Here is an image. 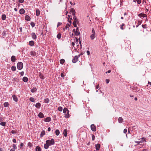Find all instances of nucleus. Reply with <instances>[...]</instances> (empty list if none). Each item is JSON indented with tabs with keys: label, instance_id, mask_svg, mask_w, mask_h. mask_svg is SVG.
<instances>
[{
	"label": "nucleus",
	"instance_id": "f257e3e1",
	"mask_svg": "<svg viewBox=\"0 0 151 151\" xmlns=\"http://www.w3.org/2000/svg\"><path fill=\"white\" fill-rule=\"evenodd\" d=\"M55 142H46L44 145V148L46 149H48L49 146L53 145Z\"/></svg>",
	"mask_w": 151,
	"mask_h": 151
},
{
	"label": "nucleus",
	"instance_id": "f03ea898",
	"mask_svg": "<svg viewBox=\"0 0 151 151\" xmlns=\"http://www.w3.org/2000/svg\"><path fill=\"white\" fill-rule=\"evenodd\" d=\"M92 34L90 36V38L92 40H93L96 37V33L93 28L92 29Z\"/></svg>",
	"mask_w": 151,
	"mask_h": 151
},
{
	"label": "nucleus",
	"instance_id": "7ed1b4c3",
	"mask_svg": "<svg viewBox=\"0 0 151 151\" xmlns=\"http://www.w3.org/2000/svg\"><path fill=\"white\" fill-rule=\"evenodd\" d=\"M73 19L74 20V21L73 22V25L74 27H77L76 24L78 23V21L76 16L73 17Z\"/></svg>",
	"mask_w": 151,
	"mask_h": 151
},
{
	"label": "nucleus",
	"instance_id": "20e7f679",
	"mask_svg": "<svg viewBox=\"0 0 151 151\" xmlns=\"http://www.w3.org/2000/svg\"><path fill=\"white\" fill-rule=\"evenodd\" d=\"M17 68L19 70H21L23 67V64L21 62H18L17 64Z\"/></svg>",
	"mask_w": 151,
	"mask_h": 151
},
{
	"label": "nucleus",
	"instance_id": "39448f33",
	"mask_svg": "<svg viewBox=\"0 0 151 151\" xmlns=\"http://www.w3.org/2000/svg\"><path fill=\"white\" fill-rule=\"evenodd\" d=\"M80 56V55L75 56L73 59L72 62L74 63H76L78 60V57Z\"/></svg>",
	"mask_w": 151,
	"mask_h": 151
},
{
	"label": "nucleus",
	"instance_id": "423d86ee",
	"mask_svg": "<svg viewBox=\"0 0 151 151\" xmlns=\"http://www.w3.org/2000/svg\"><path fill=\"white\" fill-rule=\"evenodd\" d=\"M138 16L141 18L142 17L144 18L145 17H146L147 16L145 14H144L143 13H140L138 14Z\"/></svg>",
	"mask_w": 151,
	"mask_h": 151
},
{
	"label": "nucleus",
	"instance_id": "0eeeda50",
	"mask_svg": "<svg viewBox=\"0 0 151 151\" xmlns=\"http://www.w3.org/2000/svg\"><path fill=\"white\" fill-rule=\"evenodd\" d=\"M91 129L93 131H95L96 130V128L95 125L93 124H92L91 126Z\"/></svg>",
	"mask_w": 151,
	"mask_h": 151
},
{
	"label": "nucleus",
	"instance_id": "6e6552de",
	"mask_svg": "<svg viewBox=\"0 0 151 151\" xmlns=\"http://www.w3.org/2000/svg\"><path fill=\"white\" fill-rule=\"evenodd\" d=\"M11 61L13 62H14L16 60L15 56L14 55L12 56L11 58Z\"/></svg>",
	"mask_w": 151,
	"mask_h": 151
},
{
	"label": "nucleus",
	"instance_id": "1a4fd4ad",
	"mask_svg": "<svg viewBox=\"0 0 151 151\" xmlns=\"http://www.w3.org/2000/svg\"><path fill=\"white\" fill-rule=\"evenodd\" d=\"M12 97L13 100L16 102H17L18 101V99L17 97L15 95H13L12 96Z\"/></svg>",
	"mask_w": 151,
	"mask_h": 151
},
{
	"label": "nucleus",
	"instance_id": "9d476101",
	"mask_svg": "<svg viewBox=\"0 0 151 151\" xmlns=\"http://www.w3.org/2000/svg\"><path fill=\"white\" fill-rule=\"evenodd\" d=\"M38 116L40 118H43L45 117L43 114L41 112H40L39 113Z\"/></svg>",
	"mask_w": 151,
	"mask_h": 151
},
{
	"label": "nucleus",
	"instance_id": "9b49d317",
	"mask_svg": "<svg viewBox=\"0 0 151 151\" xmlns=\"http://www.w3.org/2000/svg\"><path fill=\"white\" fill-rule=\"evenodd\" d=\"M32 39L34 40L36 39L37 38V36L35 35V34L34 33L32 32Z\"/></svg>",
	"mask_w": 151,
	"mask_h": 151
},
{
	"label": "nucleus",
	"instance_id": "f8f14e48",
	"mask_svg": "<svg viewBox=\"0 0 151 151\" xmlns=\"http://www.w3.org/2000/svg\"><path fill=\"white\" fill-rule=\"evenodd\" d=\"M25 12V11L24 9H21L19 10V13L20 14H22Z\"/></svg>",
	"mask_w": 151,
	"mask_h": 151
},
{
	"label": "nucleus",
	"instance_id": "ddd939ff",
	"mask_svg": "<svg viewBox=\"0 0 151 151\" xmlns=\"http://www.w3.org/2000/svg\"><path fill=\"white\" fill-rule=\"evenodd\" d=\"M45 122H49L51 120V119L50 117H47L44 119Z\"/></svg>",
	"mask_w": 151,
	"mask_h": 151
},
{
	"label": "nucleus",
	"instance_id": "4468645a",
	"mask_svg": "<svg viewBox=\"0 0 151 151\" xmlns=\"http://www.w3.org/2000/svg\"><path fill=\"white\" fill-rule=\"evenodd\" d=\"M100 145L99 144H97L95 145L96 149L97 150H98L100 149Z\"/></svg>",
	"mask_w": 151,
	"mask_h": 151
},
{
	"label": "nucleus",
	"instance_id": "2eb2a0df",
	"mask_svg": "<svg viewBox=\"0 0 151 151\" xmlns=\"http://www.w3.org/2000/svg\"><path fill=\"white\" fill-rule=\"evenodd\" d=\"M39 76L41 79L43 80L45 78L43 76V75L40 73H39Z\"/></svg>",
	"mask_w": 151,
	"mask_h": 151
},
{
	"label": "nucleus",
	"instance_id": "dca6fc26",
	"mask_svg": "<svg viewBox=\"0 0 151 151\" xmlns=\"http://www.w3.org/2000/svg\"><path fill=\"white\" fill-rule=\"evenodd\" d=\"M41 104L40 103H37L35 104V107L38 108H40L41 106Z\"/></svg>",
	"mask_w": 151,
	"mask_h": 151
},
{
	"label": "nucleus",
	"instance_id": "f3484780",
	"mask_svg": "<svg viewBox=\"0 0 151 151\" xmlns=\"http://www.w3.org/2000/svg\"><path fill=\"white\" fill-rule=\"evenodd\" d=\"M25 19V20L27 21H29L30 20V17L28 15H26Z\"/></svg>",
	"mask_w": 151,
	"mask_h": 151
},
{
	"label": "nucleus",
	"instance_id": "a211bd4d",
	"mask_svg": "<svg viewBox=\"0 0 151 151\" xmlns=\"http://www.w3.org/2000/svg\"><path fill=\"white\" fill-rule=\"evenodd\" d=\"M40 12L38 9H37L36 10V15L37 16H38L40 15Z\"/></svg>",
	"mask_w": 151,
	"mask_h": 151
},
{
	"label": "nucleus",
	"instance_id": "6ab92c4d",
	"mask_svg": "<svg viewBox=\"0 0 151 151\" xmlns=\"http://www.w3.org/2000/svg\"><path fill=\"white\" fill-rule=\"evenodd\" d=\"M67 130L66 129H65L63 132L64 136L66 137L67 136Z\"/></svg>",
	"mask_w": 151,
	"mask_h": 151
},
{
	"label": "nucleus",
	"instance_id": "aec40b11",
	"mask_svg": "<svg viewBox=\"0 0 151 151\" xmlns=\"http://www.w3.org/2000/svg\"><path fill=\"white\" fill-rule=\"evenodd\" d=\"M23 81L25 82H26L28 80V78L26 77H24L22 79Z\"/></svg>",
	"mask_w": 151,
	"mask_h": 151
},
{
	"label": "nucleus",
	"instance_id": "412c9836",
	"mask_svg": "<svg viewBox=\"0 0 151 151\" xmlns=\"http://www.w3.org/2000/svg\"><path fill=\"white\" fill-rule=\"evenodd\" d=\"M123 120V119L121 117H119L118 119V121L119 123H122Z\"/></svg>",
	"mask_w": 151,
	"mask_h": 151
},
{
	"label": "nucleus",
	"instance_id": "4be33fe9",
	"mask_svg": "<svg viewBox=\"0 0 151 151\" xmlns=\"http://www.w3.org/2000/svg\"><path fill=\"white\" fill-rule=\"evenodd\" d=\"M6 17L5 14H3L1 16V19L2 20H5Z\"/></svg>",
	"mask_w": 151,
	"mask_h": 151
},
{
	"label": "nucleus",
	"instance_id": "5701e85b",
	"mask_svg": "<svg viewBox=\"0 0 151 151\" xmlns=\"http://www.w3.org/2000/svg\"><path fill=\"white\" fill-rule=\"evenodd\" d=\"M69 111L68 110V111L66 113L65 115V117L67 118H68L69 117Z\"/></svg>",
	"mask_w": 151,
	"mask_h": 151
},
{
	"label": "nucleus",
	"instance_id": "b1692460",
	"mask_svg": "<svg viewBox=\"0 0 151 151\" xmlns=\"http://www.w3.org/2000/svg\"><path fill=\"white\" fill-rule=\"evenodd\" d=\"M44 101L46 103H48L50 101V100L48 98H46L44 99Z\"/></svg>",
	"mask_w": 151,
	"mask_h": 151
},
{
	"label": "nucleus",
	"instance_id": "393cba45",
	"mask_svg": "<svg viewBox=\"0 0 151 151\" xmlns=\"http://www.w3.org/2000/svg\"><path fill=\"white\" fill-rule=\"evenodd\" d=\"M6 122H2L0 123V125L3 126H6Z\"/></svg>",
	"mask_w": 151,
	"mask_h": 151
},
{
	"label": "nucleus",
	"instance_id": "a878e982",
	"mask_svg": "<svg viewBox=\"0 0 151 151\" xmlns=\"http://www.w3.org/2000/svg\"><path fill=\"white\" fill-rule=\"evenodd\" d=\"M34 44V42L33 41H31L29 42V44L31 46H33Z\"/></svg>",
	"mask_w": 151,
	"mask_h": 151
},
{
	"label": "nucleus",
	"instance_id": "bb28decb",
	"mask_svg": "<svg viewBox=\"0 0 151 151\" xmlns=\"http://www.w3.org/2000/svg\"><path fill=\"white\" fill-rule=\"evenodd\" d=\"M37 91V89L35 88L34 87L31 90V91L33 93L36 92Z\"/></svg>",
	"mask_w": 151,
	"mask_h": 151
},
{
	"label": "nucleus",
	"instance_id": "cd10ccee",
	"mask_svg": "<svg viewBox=\"0 0 151 151\" xmlns=\"http://www.w3.org/2000/svg\"><path fill=\"white\" fill-rule=\"evenodd\" d=\"M67 111L68 112V110L67 108H64L63 109V112L65 114H66Z\"/></svg>",
	"mask_w": 151,
	"mask_h": 151
},
{
	"label": "nucleus",
	"instance_id": "c85d7f7f",
	"mask_svg": "<svg viewBox=\"0 0 151 151\" xmlns=\"http://www.w3.org/2000/svg\"><path fill=\"white\" fill-rule=\"evenodd\" d=\"M36 151H41L40 147L38 146H37L36 148Z\"/></svg>",
	"mask_w": 151,
	"mask_h": 151
},
{
	"label": "nucleus",
	"instance_id": "c756f323",
	"mask_svg": "<svg viewBox=\"0 0 151 151\" xmlns=\"http://www.w3.org/2000/svg\"><path fill=\"white\" fill-rule=\"evenodd\" d=\"M31 55L32 56H35L36 55V52H35L31 51L30 52Z\"/></svg>",
	"mask_w": 151,
	"mask_h": 151
},
{
	"label": "nucleus",
	"instance_id": "7c9ffc66",
	"mask_svg": "<svg viewBox=\"0 0 151 151\" xmlns=\"http://www.w3.org/2000/svg\"><path fill=\"white\" fill-rule=\"evenodd\" d=\"M29 100L32 102H35V99L33 98L32 97L29 98Z\"/></svg>",
	"mask_w": 151,
	"mask_h": 151
},
{
	"label": "nucleus",
	"instance_id": "2f4dec72",
	"mask_svg": "<svg viewBox=\"0 0 151 151\" xmlns=\"http://www.w3.org/2000/svg\"><path fill=\"white\" fill-rule=\"evenodd\" d=\"M45 131H44V130L42 131L41 132V134H40L41 137L43 136L44 135H45Z\"/></svg>",
	"mask_w": 151,
	"mask_h": 151
},
{
	"label": "nucleus",
	"instance_id": "473e14b6",
	"mask_svg": "<svg viewBox=\"0 0 151 151\" xmlns=\"http://www.w3.org/2000/svg\"><path fill=\"white\" fill-rule=\"evenodd\" d=\"M16 67L15 66H12L11 67V69L12 71H15L16 70Z\"/></svg>",
	"mask_w": 151,
	"mask_h": 151
},
{
	"label": "nucleus",
	"instance_id": "72a5a7b5",
	"mask_svg": "<svg viewBox=\"0 0 151 151\" xmlns=\"http://www.w3.org/2000/svg\"><path fill=\"white\" fill-rule=\"evenodd\" d=\"M4 107H7L9 105V104L8 102H6L4 103Z\"/></svg>",
	"mask_w": 151,
	"mask_h": 151
},
{
	"label": "nucleus",
	"instance_id": "f704fd0d",
	"mask_svg": "<svg viewBox=\"0 0 151 151\" xmlns=\"http://www.w3.org/2000/svg\"><path fill=\"white\" fill-rule=\"evenodd\" d=\"M75 34L76 36H78L80 35V32L77 30H76Z\"/></svg>",
	"mask_w": 151,
	"mask_h": 151
},
{
	"label": "nucleus",
	"instance_id": "c9c22d12",
	"mask_svg": "<svg viewBox=\"0 0 151 151\" xmlns=\"http://www.w3.org/2000/svg\"><path fill=\"white\" fill-rule=\"evenodd\" d=\"M65 60L64 59H62L60 60V64H63Z\"/></svg>",
	"mask_w": 151,
	"mask_h": 151
},
{
	"label": "nucleus",
	"instance_id": "e433bc0d",
	"mask_svg": "<svg viewBox=\"0 0 151 151\" xmlns=\"http://www.w3.org/2000/svg\"><path fill=\"white\" fill-rule=\"evenodd\" d=\"M55 133L57 135H58L59 134L60 132L57 129L55 131Z\"/></svg>",
	"mask_w": 151,
	"mask_h": 151
},
{
	"label": "nucleus",
	"instance_id": "4c0bfd02",
	"mask_svg": "<svg viewBox=\"0 0 151 151\" xmlns=\"http://www.w3.org/2000/svg\"><path fill=\"white\" fill-rule=\"evenodd\" d=\"M58 110L60 111H62L63 110V108L61 106H59L58 107Z\"/></svg>",
	"mask_w": 151,
	"mask_h": 151
},
{
	"label": "nucleus",
	"instance_id": "58836bf2",
	"mask_svg": "<svg viewBox=\"0 0 151 151\" xmlns=\"http://www.w3.org/2000/svg\"><path fill=\"white\" fill-rule=\"evenodd\" d=\"M30 24L32 27H34L35 26V24L33 22H31Z\"/></svg>",
	"mask_w": 151,
	"mask_h": 151
},
{
	"label": "nucleus",
	"instance_id": "ea45409f",
	"mask_svg": "<svg viewBox=\"0 0 151 151\" xmlns=\"http://www.w3.org/2000/svg\"><path fill=\"white\" fill-rule=\"evenodd\" d=\"M61 37V35L60 34H58L57 35V37L58 39H60Z\"/></svg>",
	"mask_w": 151,
	"mask_h": 151
},
{
	"label": "nucleus",
	"instance_id": "a19ab883",
	"mask_svg": "<svg viewBox=\"0 0 151 151\" xmlns=\"http://www.w3.org/2000/svg\"><path fill=\"white\" fill-rule=\"evenodd\" d=\"M70 12L72 13H73V12H75L74 9L73 8H72L71 9Z\"/></svg>",
	"mask_w": 151,
	"mask_h": 151
},
{
	"label": "nucleus",
	"instance_id": "79ce46f5",
	"mask_svg": "<svg viewBox=\"0 0 151 151\" xmlns=\"http://www.w3.org/2000/svg\"><path fill=\"white\" fill-rule=\"evenodd\" d=\"M147 25L146 24H144V25H142V27L143 28H147Z\"/></svg>",
	"mask_w": 151,
	"mask_h": 151
},
{
	"label": "nucleus",
	"instance_id": "37998d69",
	"mask_svg": "<svg viewBox=\"0 0 151 151\" xmlns=\"http://www.w3.org/2000/svg\"><path fill=\"white\" fill-rule=\"evenodd\" d=\"M125 25V24H123L120 26V28L121 29H122V30H123L124 29V28H123V26H124Z\"/></svg>",
	"mask_w": 151,
	"mask_h": 151
},
{
	"label": "nucleus",
	"instance_id": "c03bdc74",
	"mask_svg": "<svg viewBox=\"0 0 151 151\" xmlns=\"http://www.w3.org/2000/svg\"><path fill=\"white\" fill-rule=\"evenodd\" d=\"M24 1V0H19L18 1L20 3H23Z\"/></svg>",
	"mask_w": 151,
	"mask_h": 151
},
{
	"label": "nucleus",
	"instance_id": "a18cd8bd",
	"mask_svg": "<svg viewBox=\"0 0 151 151\" xmlns=\"http://www.w3.org/2000/svg\"><path fill=\"white\" fill-rule=\"evenodd\" d=\"M13 147L14 148V149H17V147L16 146V145H14L13 144Z\"/></svg>",
	"mask_w": 151,
	"mask_h": 151
},
{
	"label": "nucleus",
	"instance_id": "49530a36",
	"mask_svg": "<svg viewBox=\"0 0 151 151\" xmlns=\"http://www.w3.org/2000/svg\"><path fill=\"white\" fill-rule=\"evenodd\" d=\"M11 132L12 134H15L16 133V131L15 130H12V131Z\"/></svg>",
	"mask_w": 151,
	"mask_h": 151
},
{
	"label": "nucleus",
	"instance_id": "de8ad7c7",
	"mask_svg": "<svg viewBox=\"0 0 151 151\" xmlns=\"http://www.w3.org/2000/svg\"><path fill=\"white\" fill-rule=\"evenodd\" d=\"M92 140L94 141L95 139V136L94 135H92Z\"/></svg>",
	"mask_w": 151,
	"mask_h": 151
},
{
	"label": "nucleus",
	"instance_id": "09e8293b",
	"mask_svg": "<svg viewBox=\"0 0 151 151\" xmlns=\"http://www.w3.org/2000/svg\"><path fill=\"white\" fill-rule=\"evenodd\" d=\"M54 140L53 139H51L50 141L49 140H47L46 142H54Z\"/></svg>",
	"mask_w": 151,
	"mask_h": 151
},
{
	"label": "nucleus",
	"instance_id": "8fccbe9b",
	"mask_svg": "<svg viewBox=\"0 0 151 151\" xmlns=\"http://www.w3.org/2000/svg\"><path fill=\"white\" fill-rule=\"evenodd\" d=\"M24 74V72L23 71L21 72L20 73V74L21 76H23Z\"/></svg>",
	"mask_w": 151,
	"mask_h": 151
},
{
	"label": "nucleus",
	"instance_id": "3c124183",
	"mask_svg": "<svg viewBox=\"0 0 151 151\" xmlns=\"http://www.w3.org/2000/svg\"><path fill=\"white\" fill-rule=\"evenodd\" d=\"M72 19V18H71L70 19ZM68 19V22L70 23V25H71V20H70V19Z\"/></svg>",
	"mask_w": 151,
	"mask_h": 151
},
{
	"label": "nucleus",
	"instance_id": "603ef678",
	"mask_svg": "<svg viewBox=\"0 0 151 151\" xmlns=\"http://www.w3.org/2000/svg\"><path fill=\"white\" fill-rule=\"evenodd\" d=\"M65 29H68V30H69V27L67 25H66L65 27Z\"/></svg>",
	"mask_w": 151,
	"mask_h": 151
},
{
	"label": "nucleus",
	"instance_id": "864d4df0",
	"mask_svg": "<svg viewBox=\"0 0 151 151\" xmlns=\"http://www.w3.org/2000/svg\"><path fill=\"white\" fill-rule=\"evenodd\" d=\"M106 83H108L109 82V79H107L106 80Z\"/></svg>",
	"mask_w": 151,
	"mask_h": 151
},
{
	"label": "nucleus",
	"instance_id": "5fc2aeb1",
	"mask_svg": "<svg viewBox=\"0 0 151 151\" xmlns=\"http://www.w3.org/2000/svg\"><path fill=\"white\" fill-rule=\"evenodd\" d=\"M127 132V129H124V130L123 132L124 133H126Z\"/></svg>",
	"mask_w": 151,
	"mask_h": 151
},
{
	"label": "nucleus",
	"instance_id": "6e6d98bb",
	"mask_svg": "<svg viewBox=\"0 0 151 151\" xmlns=\"http://www.w3.org/2000/svg\"><path fill=\"white\" fill-rule=\"evenodd\" d=\"M76 44H77L78 41V39H77L76 37Z\"/></svg>",
	"mask_w": 151,
	"mask_h": 151
},
{
	"label": "nucleus",
	"instance_id": "4d7b16f0",
	"mask_svg": "<svg viewBox=\"0 0 151 151\" xmlns=\"http://www.w3.org/2000/svg\"><path fill=\"white\" fill-rule=\"evenodd\" d=\"M61 76L63 78L65 76L63 73H61Z\"/></svg>",
	"mask_w": 151,
	"mask_h": 151
},
{
	"label": "nucleus",
	"instance_id": "13d9d810",
	"mask_svg": "<svg viewBox=\"0 0 151 151\" xmlns=\"http://www.w3.org/2000/svg\"><path fill=\"white\" fill-rule=\"evenodd\" d=\"M24 145V144L23 143H22L20 144V148L21 149V147H22Z\"/></svg>",
	"mask_w": 151,
	"mask_h": 151
},
{
	"label": "nucleus",
	"instance_id": "bf43d9fd",
	"mask_svg": "<svg viewBox=\"0 0 151 151\" xmlns=\"http://www.w3.org/2000/svg\"><path fill=\"white\" fill-rule=\"evenodd\" d=\"M61 24L60 22H58L57 24V27H59L61 25Z\"/></svg>",
	"mask_w": 151,
	"mask_h": 151
},
{
	"label": "nucleus",
	"instance_id": "052dcab7",
	"mask_svg": "<svg viewBox=\"0 0 151 151\" xmlns=\"http://www.w3.org/2000/svg\"><path fill=\"white\" fill-rule=\"evenodd\" d=\"M86 52L88 55H90V53L89 51L87 50Z\"/></svg>",
	"mask_w": 151,
	"mask_h": 151
},
{
	"label": "nucleus",
	"instance_id": "680f3d73",
	"mask_svg": "<svg viewBox=\"0 0 151 151\" xmlns=\"http://www.w3.org/2000/svg\"><path fill=\"white\" fill-rule=\"evenodd\" d=\"M28 146H30V147H31V146L32 145V144H31V143L30 142H29L28 143Z\"/></svg>",
	"mask_w": 151,
	"mask_h": 151
},
{
	"label": "nucleus",
	"instance_id": "e2e57ef3",
	"mask_svg": "<svg viewBox=\"0 0 151 151\" xmlns=\"http://www.w3.org/2000/svg\"><path fill=\"white\" fill-rule=\"evenodd\" d=\"M71 44L73 46V47L75 45V43L73 42H72L71 43Z\"/></svg>",
	"mask_w": 151,
	"mask_h": 151
},
{
	"label": "nucleus",
	"instance_id": "0e129e2a",
	"mask_svg": "<svg viewBox=\"0 0 151 151\" xmlns=\"http://www.w3.org/2000/svg\"><path fill=\"white\" fill-rule=\"evenodd\" d=\"M142 23V22L141 21H138L139 24V25H140Z\"/></svg>",
	"mask_w": 151,
	"mask_h": 151
},
{
	"label": "nucleus",
	"instance_id": "69168bd1",
	"mask_svg": "<svg viewBox=\"0 0 151 151\" xmlns=\"http://www.w3.org/2000/svg\"><path fill=\"white\" fill-rule=\"evenodd\" d=\"M75 13H76L75 12H74L72 13V14L73 16V17L74 16H75Z\"/></svg>",
	"mask_w": 151,
	"mask_h": 151
},
{
	"label": "nucleus",
	"instance_id": "338daca9",
	"mask_svg": "<svg viewBox=\"0 0 151 151\" xmlns=\"http://www.w3.org/2000/svg\"><path fill=\"white\" fill-rule=\"evenodd\" d=\"M111 72V70H108L107 72H106V73H110Z\"/></svg>",
	"mask_w": 151,
	"mask_h": 151
},
{
	"label": "nucleus",
	"instance_id": "774afa93",
	"mask_svg": "<svg viewBox=\"0 0 151 151\" xmlns=\"http://www.w3.org/2000/svg\"><path fill=\"white\" fill-rule=\"evenodd\" d=\"M21 32H22V27L19 28Z\"/></svg>",
	"mask_w": 151,
	"mask_h": 151
}]
</instances>
